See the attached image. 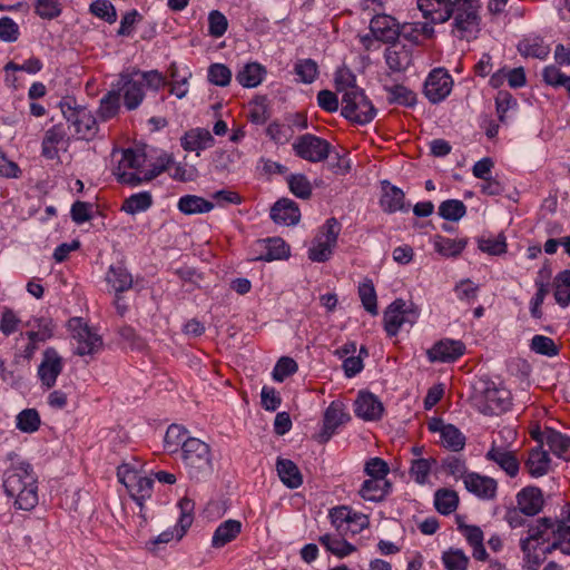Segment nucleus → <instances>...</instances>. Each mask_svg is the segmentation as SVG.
<instances>
[{"label":"nucleus","instance_id":"obj_1","mask_svg":"<svg viewBox=\"0 0 570 570\" xmlns=\"http://www.w3.org/2000/svg\"><path fill=\"white\" fill-rule=\"evenodd\" d=\"M3 489L8 497L14 498V507L19 510L31 511L38 504V480L26 461L11 464L4 471Z\"/></svg>","mask_w":570,"mask_h":570},{"label":"nucleus","instance_id":"obj_2","mask_svg":"<svg viewBox=\"0 0 570 570\" xmlns=\"http://www.w3.org/2000/svg\"><path fill=\"white\" fill-rule=\"evenodd\" d=\"M181 460L188 476L205 481L214 472L210 446L197 438H187L183 443Z\"/></svg>","mask_w":570,"mask_h":570},{"label":"nucleus","instance_id":"obj_3","mask_svg":"<svg viewBox=\"0 0 570 570\" xmlns=\"http://www.w3.org/2000/svg\"><path fill=\"white\" fill-rule=\"evenodd\" d=\"M474 407L484 415H499L511 406V393L492 381H480L472 395Z\"/></svg>","mask_w":570,"mask_h":570},{"label":"nucleus","instance_id":"obj_4","mask_svg":"<svg viewBox=\"0 0 570 570\" xmlns=\"http://www.w3.org/2000/svg\"><path fill=\"white\" fill-rule=\"evenodd\" d=\"M478 0H452V35L458 39H473L480 28Z\"/></svg>","mask_w":570,"mask_h":570},{"label":"nucleus","instance_id":"obj_5","mask_svg":"<svg viewBox=\"0 0 570 570\" xmlns=\"http://www.w3.org/2000/svg\"><path fill=\"white\" fill-rule=\"evenodd\" d=\"M59 106L63 118L68 122V128L73 129L70 135L87 140L96 136L98 131L97 121L88 109L77 107L76 101L71 98L62 100Z\"/></svg>","mask_w":570,"mask_h":570},{"label":"nucleus","instance_id":"obj_6","mask_svg":"<svg viewBox=\"0 0 570 570\" xmlns=\"http://www.w3.org/2000/svg\"><path fill=\"white\" fill-rule=\"evenodd\" d=\"M341 114L353 122L366 125L376 116V109L366 97L364 90L360 88L352 89L343 95Z\"/></svg>","mask_w":570,"mask_h":570},{"label":"nucleus","instance_id":"obj_7","mask_svg":"<svg viewBox=\"0 0 570 570\" xmlns=\"http://www.w3.org/2000/svg\"><path fill=\"white\" fill-rule=\"evenodd\" d=\"M117 476L141 511L144 501L151 498L154 480L142 475L129 464L118 466Z\"/></svg>","mask_w":570,"mask_h":570},{"label":"nucleus","instance_id":"obj_8","mask_svg":"<svg viewBox=\"0 0 570 570\" xmlns=\"http://www.w3.org/2000/svg\"><path fill=\"white\" fill-rule=\"evenodd\" d=\"M417 318L419 308L413 303L397 298L384 312V327L389 336H395L402 325H413Z\"/></svg>","mask_w":570,"mask_h":570},{"label":"nucleus","instance_id":"obj_9","mask_svg":"<svg viewBox=\"0 0 570 570\" xmlns=\"http://www.w3.org/2000/svg\"><path fill=\"white\" fill-rule=\"evenodd\" d=\"M331 144L315 135L305 134L299 136L293 144L295 154L304 160L321 163L330 157Z\"/></svg>","mask_w":570,"mask_h":570},{"label":"nucleus","instance_id":"obj_10","mask_svg":"<svg viewBox=\"0 0 570 570\" xmlns=\"http://www.w3.org/2000/svg\"><path fill=\"white\" fill-rule=\"evenodd\" d=\"M68 326L72 333V337L77 341L76 354L80 356L90 355L101 348V337L94 333L81 318H71Z\"/></svg>","mask_w":570,"mask_h":570},{"label":"nucleus","instance_id":"obj_11","mask_svg":"<svg viewBox=\"0 0 570 570\" xmlns=\"http://www.w3.org/2000/svg\"><path fill=\"white\" fill-rule=\"evenodd\" d=\"M142 87L141 81L137 76H134V70L121 72L114 85V89L119 92V97L122 95L124 105L128 110H135L140 106L145 97Z\"/></svg>","mask_w":570,"mask_h":570},{"label":"nucleus","instance_id":"obj_12","mask_svg":"<svg viewBox=\"0 0 570 570\" xmlns=\"http://www.w3.org/2000/svg\"><path fill=\"white\" fill-rule=\"evenodd\" d=\"M453 80L443 69L438 68L430 72L424 83V95L432 102L444 100L451 92Z\"/></svg>","mask_w":570,"mask_h":570},{"label":"nucleus","instance_id":"obj_13","mask_svg":"<svg viewBox=\"0 0 570 570\" xmlns=\"http://www.w3.org/2000/svg\"><path fill=\"white\" fill-rule=\"evenodd\" d=\"M350 419L351 416L345 412L343 403L333 401L324 413L323 429L317 435V441L320 443H326L335 433L336 429L348 422Z\"/></svg>","mask_w":570,"mask_h":570},{"label":"nucleus","instance_id":"obj_14","mask_svg":"<svg viewBox=\"0 0 570 570\" xmlns=\"http://www.w3.org/2000/svg\"><path fill=\"white\" fill-rule=\"evenodd\" d=\"M63 368L62 358L53 347L43 352L42 361L38 367V376L46 389L55 386L57 377Z\"/></svg>","mask_w":570,"mask_h":570},{"label":"nucleus","instance_id":"obj_15","mask_svg":"<svg viewBox=\"0 0 570 570\" xmlns=\"http://www.w3.org/2000/svg\"><path fill=\"white\" fill-rule=\"evenodd\" d=\"M370 30L373 37L385 43H394L401 36L400 26L389 14H376L370 22Z\"/></svg>","mask_w":570,"mask_h":570},{"label":"nucleus","instance_id":"obj_16","mask_svg":"<svg viewBox=\"0 0 570 570\" xmlns=\"http://www.w3.org/2000/svg\"><path fill=\"white\" fill-rule=\"evenodd\" d=\"M465 353V345L462 341L441 340L428 351L431 362L449 363L454 362Z\"/></svg>","mask_w":570,"mask_h":570},{"label":"nucleus","instance_id":"obj_17","mask_svg":"<svg viewBox=\"0 0 570 570\" xmlns=\"http://www.w3.org/2000/svg\"><path fill=\"white\" fill-rule=\"evenodd\" d=\"M354 412L364 421H379L384 412L382 402L376 395L370 392H360Z\"/></svg>","mask_w":570,"mask_h":570},{"label":"nucleus","instance_id":"obj_18","mask_svg":"<svg viewBox=\"0 0 570 570\" xmlns=\"http://www.w3.org/2000/svg\"><path fill=\"white\" fill-rule=\"evenodd\" d=\"M271 218L276 224L292 226L299 222L301 212L294 200L281 198L272 206Z\"/></svg>","mask_w":570,"mask_h":570},{"label":"nucleus","instance_id":"obj_19","mask_svg":"<svg viewBox=\"0 0 570 570\" xmlns=\"http://www.w3.org/2000/svg\"><path fill=\"white\" fill-rule=\"evenodd\" d=\"M485 459L499 465L510 478H514L519 473L520 463L517 456L503 446L492 444L485 454Z\"/></svg>","mask_w":570,"mask_h":570},{"label":"nucleus","instance_id":"obj_20","mask_svg":"<svg viewBox=\"0 0 570 570\" xmlns=\"http://www.w3.org/2000/svg\"><path fill=\"white\" fill-rule=\"evenodd\" d=\"M464 484L469 492L481 499L490 500L495 497L497 481L489 476H482L478 473H469L464 476Z\"/></svg>","mask_w":570,"mask_h":570},{"label":"nucleus","instance_id":"obj_21","mask_svg":"<svg viewBox=\"0 0 570 570\" xmlns=\"http://www.w3.org/2000/svg\"><path fill=\"white\" fill-rule=\"evenodd\" d=\"M517 502L524 515L533 517L542 510L543 495L539 488L527 487L518 493Z\"/></svg>","mask_w":570,"mask_h":570},{"label":"nucleus","instance_id":"obj_22","mask_svg":"<svg viewBox=\"0 0 570 570\" xmlns=\"http://www.w3.org/2000/svg\"><path fill=\"white\" fill-rule=\"evenodd\" d=\"M243 524L235 519H228L222 522L212 537V547L220 549L234 541L242 532Z\"/></svg>","mask_w":570,"mask_h":570},{"label":"nucleus","instance_id":"obj_23","mask_svg":"<svg viewBox=\"0 0 570 570\" xmlns=\"http://www.w3.org/2000/svg\"><path fill=\"white\" fill-rule=\"evenodd\" d=\"M214 137L208 129H190L181 137V147L187 151H199L214 145Z\"/></svg>","mask_w":570,"mask_h":570},{"label":"nucleus","instance_id":"obj_24","mask_svg":"<svg viewBox=\"0 0 570 570\" xmlns=\"http://www.w3.org/2000/svg\"><path fill=\"white\" fill-rule=\"evenodd\" d=\"M68 138V132L63 124H57L49 128L42 140L41 154L47 159H55L58 157V145Z\"/></svg>","mask_w":570,"mask_h":570},{"label":"nucleus","instance_id":"obj_25","mask_svg":"<svg viewBox=\"0 0 570 570\" xmlns=\"http://www.w3.org/2000/svg\"><path fill=\"white\" fill-rule=\"evenodd\" d=\"M391 488L389 480L372 478L363 482L358 493L364 500L380 502L391 492Z\"/></svg>","mask_w":570,"mask_h":570},{"label":"nucleus","instance_id":"obj_26","mask_svg":"<svg viewBox=\"0 0 570 570\" xmlns=\"http://www.w3.org/2000/svg\"><path fill=\"white\" fill-rule=\"evenodd\" d=\"M276 470L281 481L289 489H297L303 483L298 466L288 459H278Z\"/></svg>","mask_w":570,"mask_h":570},{"label":"nucleus","instance_id":"obj_27","mask_svg":"<svg viewBox=\"0 0 570 570\" xmlns=\"http://www.w3.org/2000/svg\"><path fill=\"white\" fill-rule=\"evenodd\" d=\"M383 212L392 214L397 210L406 212L409 206L405 205V195L403 190L396 186L384 188L380 200Z\"/></svg>","mask_w":570,"mask_h":570},{"label":"nucleus","instance_id":"obj_28","mask_svg":"<svg viewBox=\"0 0 570 570\" xmlns=\"http://www.w3.org/2000/svg\"><path fill=\"white\" fill-rule=\"evenodd\" d=\"M266 69L257 62L246 63L236 75V80L245 88H255L264 79Z\"/></svg>","mask_w":570,"mask_h":570},{"label":"nucleus","instance_id":"obj_29","mask_svg":"<svg viewBox=\"0 0 570 570\" xmlns=\"http://www.w3.org/2000/svg\"><path fill=\"white\" fill-rule=\"evenodd\" d=\"M259 243L264 245L265 253L256 257L257 261L272 262L289 256V246L279 237L267 238Z\"/></svg>","mask_w":570,"mask_h":570},{"label":"nucleus","instance_id":"obj_30","mask_svg":"<svg viewBox=\"0 0 570 570\" xmlns=\"http://www.w3.org/2000/svg\"><path fill=\"white\" fill-rule=\"evenodd\" d=\"M550 466V458L548 452L541 448L532 449L529 452L525 468L531 476L539 478L548 473Z\"/></svg>","mask_w":570,"mask_h":570},{"label":"nucleus","instance_id":"obj_31","mask_svg":"<svg viewBox=\"0 0 570 570\" xmlns=\"http://www.w3.org/2000/svg\"><path fill=\"white\" fill-rule=\"evenodd\" d=\"M177 207L185 215H196L210 212L214 204L200 196L185 195L179 198Z\"/></svg>","mask_w":570,"mask_h":570},{"label":"nucleus","instance_id":"obj_32","mask_svg":"<svg viewBox=\"0 0 570 570\" xmlns=\"http://www.w3.org/2000/svg\"><path fill=\"white\" fill-rule=\"evenodd\" d=\"M544 440L554 455L561 459H568L567 455L570 452V436L563 435L553 429H547L544 431Z\"/></svg>","mask_w":570,"mask_h":570},{"label":"nucleus","instance_id":"obj_33","mask_svg":"<svg viewBox=\"0 0 570 570\" xmlns=\"http://www.w3.org/2000/svg\"><path fill=\"white\" fill-rule=\"evenodd\" d=\"M116 294L128 291L132 286V276L124 266H110L106 277Z\"/></svg>","mask_w":570,"mask_h":570},{"label":"nucleus","instance_id":"obj_34","mask_svg":"<svg viewBox=\"0 0 570 570\" xmlns=\"http://www.w3.org/2000/svg\"><path fill=\"white\" fill-rule=\"evenodd\" d=\"M27 325L37 328L26 333V336L29 341H37L38 343H43L47 340L51 338L53 335L55 324L50 318H35L32 322H28Z\"/></svg>","mask_w":570,"mask_h":570},{"label":"nucleus","instance_id":"obj_35","mask_svg":"<svg viewBox=\"0 0 570 570\" xmlns=\"http://www.w3.org/2000/svg\"><path fill=\"white\" fill-rule=\"evenodd\" d=\"M553 528V522L549 518H542L538 520L535 525L530 527L528 531V537L521 539L520 546L523 552H528L529 547H531L532 541L539 542L540 540L544 541V534L548 530Z\"/></svg>","mask_w":570,"mask_h":570},{"label":"nucleus","instance_id":"obj_36","mask_svg":"<svg viewBox=\"0 0 570 570\" xmlns=\"http://www.w3.org/2000/svg\"><path fill=\"white\" fill-rule=\"evenodd\" d=\"M459 504V497L455 491L448 489H440L434 495L435 509L444 515L455 511Z\"/></svg>","mask_w":570,"mask_h":570},{"label":"nucleus","instance_id":"obj_37","mask_svg":"<svg viewBox=\"0 0 570 570\" xmlns=\"http://www.w3.org/2000/svg\"><path fill=\"white\" fill-rule=\"evenodd\" d=\"M187 431L178 425V424H171L165 434L164 438V446L168 453H176L180 449V453L183 452V443L186 441Z\"/></svg>","mask_w":570,"mask_h":570},{"label":"nucleus","instance_id":"obj_38","mask_svg":"<svg viewBox=\"0 0 570 570\" xmlns=\"http://www.w3.org/2000/svg\"><path fill=\"white\" fill-rule=\"evenodd\" d=\"M386 65L393 71H402L407 68L411 62V56L404 47L397 49V47L387 48L384 53Z\"/></svg>","mask_w":570,"mask_h":570},{"label":"nucleus","instance_id":"obj_39","mask_svg":"<svg viewBox=\"0 0 570 570\" xmlns=\"http://www.w3.org/2000/svg\"><path fill=\"white\" fill-rule=\"evenodd\" d=\"M153 205V197L148 191H141L126 198L121 209L127 214L135 215L147 210Z\"/></svg>","mask_w":570,"mask_h":570},{"label":"nucleus","instance_id":"obj_40","mask_svg":"<svg viewBox=\"0 0 570 570\" xmlns=\"http://www.w3.org/2000/svg\"><path fill=\"white\" fill-rule=\"evenodd\" d=\"M320 542L333 554L344 558L355 551V547L344 539L324 534L320 537Z\"/></svg>","mask_w":570,"mask_h":570},{"label":"nucleus","instance_id":"obj_41","mask_svg":"<svg viewBox=\"0 0 570 570\" xmlns=\"http://www.w3.org/2000/svg\"><path fill=\"white\" fill-rule=\"evenodd\" d=\"M556 302L566 307L570 304V269L560 272L554 278Z\"/></svg>","mask_w":570,"mask_h":570},{"label":"nucleus","instance_id":"obj_42","mask_svg":"<svg viewBox=\"0 0 570 570\" xmlns=\"http://www.w3.org/2000/svg\"><path fill=\"white\" fill-rule=\"evenodd\" d=\"M466 214V206L462 200L448 199L440 204L439 215L450 222H458Z\"/></svg>","mask_w":570,"mask_h":570},{"label":"nucleus","instance_id":"obj_43","mask_svg":"<svg viewBox=\"0 0 570 570\" xmlns=\"http://www.w3.org/2000/svg\"><path fill=\"white\" fill-rule=\"evenodd\" d=\"M389 92L387 101L390 104H397L405 107H412L416 102L415 94L402 85L385 87Z\"/></svg>","mask_w":570,"mask_h":570},{"label":"nucleus","instance_id":"obj_44","mask_svg":"<svg viewBox=\"0 0 570 570\" xmlns=\"http://www.w3.org/2000/svg\"><path fill=\"white\" fill-rule=\"evenodd\" d=\"M441 559L446 570H468L469 557L461 549L450 548Z\"/></svg>","mask_w":570,"mask_h":570},{"label":"nucleus","instance_id":"obj_45","mask_svg":"<svg viewBox=\"0 0 570 570\" xmlns=\"http://www.w3.org/2000/svg\"><path fill=\"white\" fill-rule=\"evenodd\" d=\"M441 440L445 448L455 452L461 451L465 445V436L453 424H448L446 428H443Z\"/></svg>","mask_w":570,"mask_h":570},{"label":"nucleus","instance_id":"obj_46","mask_svg":"<svg viewBox=\"0 0 570 570\" xmlns=\"http://www.w3.org/2000/svg\"><path fill=\"white\" fill-rule=\"evenodd\" d=\"M518 50L522 56L546 59L550 52L548 46L543 45L539 39H524L519 42Z\"/></svg>","mask_w":570,"mask_h":570},{"label":"nucleus","instance_id":"obj_47","mask_svg":"<svg viewBox=\"0 0 570 570\" xmlns=\"http://www.w3.org/2000/svg\"><path fill=\"white\" fill-rule=\"evenodd\" d=\"M40 415L35 409H26L17 415V428L24 433H33L40 426Z\"/></svg>","mask_w":570,"mask_h":570},{"label":"nucleus","instance_id":"obj_48","mask_svg":"<svg viewBox=\"0 0 570 570\" xmlns=\"http://www.w3.org/2000/svg\"><path fill=\"white\" fill-rule=\"evenodd\" d=\"M120 107V97L119 92L115 89L110 90L106 96L100 100L99 106V116L102 120H108L115 117Z\"/></svg>","mask_w":570,"mask_h":570},{"label":"nucleus","instance_id":"obj_49","mask_svg":"<svg viewBox=\"0 0 570 570\" xmlns=\"http://www.w3.org/2000/svg\"><path fill=\"white\" fill-rule=\"evenodd\" d=\"M358 296L362 305L372 315L377 314L376 292L371 279H366L358 286Z\"/></svg>","mask_w":570,"mask_h":570},{"label":"nucleus","instance_id":"obj_50","mask_svg":"<svg viewBox=\"0 0 570 570\" xmlns=\"http://www.w3.org/2000/svg\"><path fill=\"white\" fill-rule=\"evenodd\" d=\"M289 190L298 198L307 199L312 195V185L303 174L291 175L287 179Z\"/></svg>","mask_w":570,"mask_h":570},{"label":"nucleus","instance_id":"obj_51","mask_svg":"<svg viewBox=\"0 0 570 570\" xmlns=\"http://www.w3.org/2000/svg\"><path fill=\"white\" fill-rule=\"evenodd\" d=\"M134 76H137L142 86H147L154 91H158L167 83L165 76L158 70L141 71L134 69Z\"/></svg>","mask_w":570,"mask_h":570},{"label":"nucleus","instance_id":"obj_52","mask_svg":"<svg viewBox=\"0 0 570 570\" xmlns=\"http://www.w3.org/2000/svg\"><path fill=\"white\" fill-rule=\"evenodd\" d=\"M466 240L451 239L442 236H438L435 240V249L438 253L444 256H456L465 247Z\"/></svg>","mask_w":570,"mask_h":570},{"label":"nucleus","instance_id":"obj_53","mask_svg":"<svg viewBox=\"0 0 570 570\" xmlns=\"http://www.w3.org/2000/svg\"><path fill=\"white\" fill-rule=\"evenodd\" d=\"M295 73L304 83H312L318 76V66L313 59L298 60L295 65Z\"/></svg>","mask_w":570,"mask_h":570},{"label":"nucleus","instance_id":"obj_54","mask_svg":"<svg viewBox=\"0 0 570 570\" xmlns=\"http://www.w3.org/2000/svg\"><path fill=\"white\" fill-rule=\"evenodd\" d=\"M531 350L537 354H541L544 356H556L559 353V348L556 345L554 341L544 335H534L531 340Z\"/></svg>","mask_w":570,"mask_h":570},{"label":"nucleus","instance_id":"obj_55","mask_svg":"<svg viewBox=\"0 0 570 570\" xmlns=\"http://www.w3.org/2000/svg\"><path fill=\"white\" fill-rule=\"evenodd\" d=\"M207 77L210 83L219 87H226L232 80V71L223 63H213L208 68Z\"/></svg>","mask_w":570,"mask_h":570},{"label":"nucleus","instance_id":"obj_56","mask_svg":"<svg viewBox=\"0 0 570 570\" xmlns=\"http://www.w3.org/2000/svg\"><path fill=\"white\" fill-rule=\"evenodd\" d=\"M479 249L490 255H501L507 252L505 236L499 234L495 237L480 238Z\"/></svg>","mask_w":570,"mask_h":570},{"label":"nucleus","instance_id":"obj_57","mask_svg":"<svg viewBox=\"0 0 570 570\" xmlns=\"http://www.w3.org/2000/svg\"><path fill=\"white\" fill-rule=\"evenodd\" d=\"M335 87L338 92L345 95L352 89H360L355 75L347 68L338 69L335 73Z\"/></svg>","mask_w":570,"mask_h":570},{"label":"nucleus","instance_id":"obj_58","mask_svg":"<svg viewBox=\"0 0 570 570\" xmlns=\"http://www.w3.org/2000/svg\"><path fill=\"white\" fill-rule=\"evenodd\" d=\"M179 509H180V518L178 520V525L180 528V534L178 535V540H180L183 538V535L185 534V532L187 531V529L193 523V511H194V502L193 500L188 499V498H183L179 503Z\"/></svg>","mask_w":570,"mask_h":570},{"label":"nucleus","instance_id":"obj_59","mask_svg":"<svg viewBox=\"0 0 570 570\" xmlns=\"http://www.w3.org/2000/svg\"><path fill=\"white\" fill-rule=\"evenodd\" d=\"M228 27L227 18L218 10H213L208 14V33L214 38L222 37Z\"/></svg>","mask_w":570,"mask_h":570},{"label":"nucleus","instance_id":"obj_60","mask_svg":"<svg viewBox=\"0 0 570 570\" xmlns=\"http://www.w3.org/2000/svg\"><path fill=\"white\" fill-rule=\"evenodd\" d=\"M145 161L146 155L142 151L129 148L122 151L117 170H121L122 168L138 169L144 166Z\"/></svg>","mask_w":570,"mask_h":570},{"label":"nucleus","instance_id":"obj_61","mask_svg":"<svg viewBox=\"0 0 570 570\" xmlns=\"http://www.w3.org/2000/svg\"><path fill=\"white\" fill-rule=\"evenodd\" d=\"M297 368V363L292 357L283 356L277 361L273 370V379L277 382H283L287 376L294 374Z\"/></svg>","mask_w":570,"mask_h":570},{"label":"nucleus","instance_id":"obj_62","mask_svg":"<svg viewBox=\"0 0 570 570\" xmlns=\"http://www.w3.org/2000/svg\"><path fill=\"white\" fill-rule=\"evenodd\" d=\"M90 11L98 18L112 23L117 19L115 7L108 0H96L90 4Z\"/></svg>","mask_w":570,"mask_h":570},{"label":"nucleus","instance_id":"obj_63","mask_svg":"<svg viewBox=\"0 0 570 570\" xmlns=\"http://www.w3.org/2000/svg\"><path fill=\"white\" fill-rule=\"evenodd\" d=\"M335 245L324 242L322 238L316 239V244L308 249V258L313 262L323 263L331 258Z\"/></svg>","mask_w":570,"mask_h":570},{"label":"nucleus","instance_id":"obj_64","mask_svg":"<svg viewBox=\"0 0 570 570\" xmlns=\"http://www.w3.org/2000/svg\"><path fill=\"white\" fill-rule=\"evenodd\" d=\"M364 472L370 479L387 480L386 475L390 472L387 463L381 458H372L365 463Z\"/></svg>","mask_w":570,"mask_h":570}]
</instances>
